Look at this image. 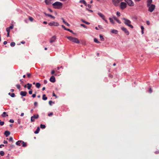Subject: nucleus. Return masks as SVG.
I'll return each mask as SVG.
<instances>
[{
    "instance_id": "obj_52",
    "label": "nucleus",
    "mask_w": 159,
    "mask_h": 159,
    "mask_svg": "<svg viewBox=\"0 0 159 159\" xmlns=\"http://www.w3.org/2000/svg\"><path fill=\"white\" fill-rule=\"evenodd\" d=\"M27 75L28 77H30L31 76V74L30 73H28L27 74Z\"/></svg>"
},
{
    "instance_id": "obj_25",
    "label": "nucleus",
    "mask_w": 159,
    "mask_h": 159,
    "mask_svg": "<svg viewBox=\"0 0 159 159\" xmlns=\"http://www.w3.org/2000/svg\"><path fill=\"white\" fill-rule=\"evenodd\" d=\"M28 86L27 87L28 89H30L32 86V84L29 83L27 84Z\"/></svg>"
},
{
    "instance_id": "obj_36",
    "label": "nucleus",
    "mask_w": 159,
    "mask_h": 159,
    "mask_svg": "<svg viewBox=\"0 0 159 159\" xmlns=\"http://www.w3.org/2000/svg\"><path fill=\"white\" fill-rule=\"evenodd\" d=\"M52 103H53V104H54V102H52V101H50L49 102V104L50 106H51L52 105Z\"/></svg>"
},
{
    "instance_id": "obj_27",
    "label": "nucleus",
    "mask_w": 159,
    "mask_h": 159,
    "mask_svg": "<svg viewBox=\"0 0 159 159\" xmlns=\"http://www.w3.org/2000/svg\"><path fill=\"white\" fill-rule=\"evenodd\" d=\"M40 84L39 83H37L36 84V86L38 88H39L40 86Z\"/></svg>"
},
{
    "instance_id": "obj_2",
    "label": "nucleus",
    "mask_w": 159,
    "mask_h": 159,
    "mask_svg": "<svg viewBox=\"0 0 159 159\" xmlns=\"http://www.w3.org/2000/svg\"><path fill=\"white\" fill-rule=\"evenodd\" d=\"M122 20H124V22L126 25H127L131 28H133L134 27L133 26L130 24L131 23V21L130 20L125 18H123Z\"/></svg>"
},
{
    "instance_id": "obj_16",
    "label": "nucleus",
    "mask_w": 159,
    "mask_h": 159,
    "mask_svg": "<svg viewBox=\"0 0 159 159\" xmlns=\"http://www.w3.org/2000/svg\"><path fill=\"white\" fill-rule=\"evenodd\" d=\"M44 14L47 16L50 17H51V18H53V19H54L55 18V17L54 16H52L51 15H50V14H47V13H45Z\"/></svg>"
},
{
    "instance_id": "obj_31",
    "label": "nucleus",
    "mask_w": 159,
    "mask_h": 159,
    "mask_svg": "<svg viewBox=\"0 0 159 159\" xmlns=\"http://www.w3.org/2000/svg\"><path fill=\"white\" fill-rule=\"evenodd\" d=\"M99 37L101 40L102 41L104 40V39L102 35L100 34L99 35Z\"/></svg>"
},
{
    "instance_id": "obj_7",
    "label": "nucleus",
    "mask_w": 159,
    "mask_h": 159,
    "mask_svg": "<svg viewBox=\"0 0 159 159\" xmlns=\"http://www.w3.org/2000/svg\"><path fill=\"white\" fill-rule=\"evenodd\" d=\"M123 0H112L113 4L115 6H117L120 2Z\"/></svg>"
},
{
    "instance_id": "obj_20",
    "label": "nucleus",
    "mask_w": 159,
    "mask_h": 159,
    "mask_svg": "<svg viewBox=\"0 0 159 159\" xmlns=\"http://www.w3.org/2000/svg\"><path fill=\"white\" fill-rule=\"evenodd\" d=\"M79 2L80 3H83L86 6H87V4L86 2L84 0H80Z\"/></svg>"
},
{
    "instance_id": "obj_32",
    "label": "nucleus",
    "mask_w": 159,
    "mask_h": 159,
    "mask_svg": "<svg viewBox=\"0 0 159 159\" xmlns=\"http://www.w3.org/2000/svg\"><path fill=\"white\" fill-rule=\"evenodd\" d=\"M10 45L11 47H14L15 45V43L14 42H11L10 44Z\"/></svg>"
},
{
    "instance_id": "obj_44",
    "label": "nucleus",
    "mask_w": 159,
    "mask_h": 159,
    "mask_svg": "<svg viewBox=\"0 0 159 159\" xmlns=\"http://www.w3.org/2000/svg\"><path fill=\"white\" fill-rule=\"evenodd\" d=\"M16 86L17 88V89H19L20 88V85L19 84H17L16 85Z\"/></svg>"
},
{
    "instance_id": "obj_40",
    "label": "nucleus",
    "mask_w": 159,
    "mask_h": 159,
    "mask_svg": "<svg viewBox=\"0 0 159 159\" xmlns=\"http://www.w3.org/2000/svg\"><path fill=\"white\" fill-rule=\"evenodd\" d=\"M8 28L9 29H10V30L13 29V25H11L9 27H8Z\"/></svg>"
},
{
    "instance_id": "obj_10",
    "label": "nucleus",
    "mask_w": 159,
    "mask_h": 159,
    "mask_svg": "<svg viewBox=\"0 0 159 159\" xmlns=\"http://www.w3.org/2000/svg\"><path fill=\"white\" fill-rule=\"evenodd\" d=\"M126 2L127 3L128 5L130 6H133L134 5V3L131 0H128L126 1Z\"/></svg>"
},
{
    "instance_id": "obj_8",
    "label": "nucleus",
    "mask_w": 159,
    "mask_h": 159,
    "mask_svg": "<svg viewBox=\"0 0 159 159\" xmlns=\"http://www.w3.org/2000/svg\"><path fill=\"white\" fill-rule=\"evenodd\" d=\"M126 7V4L123 2H121L120 4V7L121 9H124Z\"/></svg>"
},
{
    "instance_id": "obj_29",
    "label": "nucleus",
    "mask_w": 159,
    "mask_h": 159,
    "mask_svg": "<svg viewBox=\"0 0 159 159\" xmlns=\"http://www.w3.org/2000/svg\"><path fill=\"white\" fill-rule=\"evenodd\" d=\"M22 146L23 147H25L26 146V143L24 142V141H22Z\"/></svg>"
},
{
    "instance_id": "obj_9",
    "label": "nucleus",
    "mask_w": 159,
    "mask_h": 159,
    "mask_svg": "<svg viewBox=\"0 0 159 159\" xmlns=\"http://www.w3.org/2000/svg\"><path fill=\"white\" fill-rule=\"evenodd\" d=\"M39 115H34L32 116L31 118V121L32 122H33L34 121L35 119H37L39 117Z\"/></svg>"
},
{
    "instance_id": "obj_39",
    "label": "nucleus",
    "mask_w": 159,
    "mask_h": 159,
    "mask_svg": "<svg viewBox=\"0 0 159 159\" xmlns=\"http://www.w3.org/2000/svg\"><path fill=\"white\" fill-rule=\"evenodd\" d=\"M29 20L31 21H32L33 20V18L31 17H29Z\"/></svg>"
},
{
    "instance_id": "obj_3",
    "label": "nucleus",
    "mask_w": 159,
    "mask_h": 159,
    "mask_svg": "<svg viewBox=\"0 0 159 159\" xmlns=\"http://www.w3.org/2000/svg\"><path fill=\"white\" fill-rule=\"evenodd\" d=\"M66 38L70 41L76 43H79L80 41L79 39L73 37L71 36H67Z\"/></svg>"
},
{
    "instance_id": "obj_1",
    "label": "nucleus",
    "mask_w": 159,
    "mask_h": 159,
    "mask_svg": "<svg viewBox=\"0 0 159 159\" xmlns=\"http://www.w3.org/2000/svg\"><path fill=\"white\" fill-rule=\"evenodd\" d=\"M52 5L54 8L61 9L63 7V4L61 2H56L53 3Z\"/></svg>"
},
{
    "instance_id": "obj_55",
    "label": "nucleus",
    "mask_w": 159,
    "mask_h": 159,
    "mask_svg": "<svg viewBox=\"0 0 159 159\" xmlns=\"http://www.w3.org/2000/svg\"><path fill=\"white\" fill-rule=\"evenodd\" d=\"M61 19L62 20L63 22L64 23V24H65L66 22V21H65V20L63 18H62Z\"/></svg>"
},
{
    "instance_id": "obj_57",
    "label": "nucleus",
    "mask_w": 159,
    "mask_h": 159,
    "mask_svg": "<svg viewBox=\"0 0 159 159\" xmlns=\"http://www.w3.org/2000/svg\"><path fill=\"white\" fill-rule=\"evenodd\" d=\"M4 146V145L3 144H1L0 145V148H2Z\"/></svg>"
},
{
    "instance_id": "obj_17",
    "label": "nucleus",
    "mask_w": 159,
    "mask_h": 159,
    "mask_svg": "<svg viewBox=\"0 0 159 159\" xmlns=\"http://www.w3.org/2000/svg\"><path fill=\"white\" fill-rule=\"evenodd\" d=\"M113 18L114 20H116L118 23L120 24L121 23V21L119 20L115 16H113Z\"/></svg>"
},
{
    "instance_id": "obj_22",
    "label": "nucleus",
    "mask_w": 159,
    "mask_h": 159,
    "mask_svg": "<svg viewBox=\"0 0 159 159\" xmlns=\"http://www.w3.org/2000/svg\"><path fill=\"white\" fill-rule=\"evenodd\" d=\"M109 20L111 22V23H112L113 24H114L115 23L114 21L113 20V19L111 17L109 18Z\"/></svg>"
},
{
    "instance_id": "obj_34",
    "label": "nucleus",
    "mask_w": 159,
    "mask_h": 159,
    "mask_svg": "<svg viewBox=\"0 0 159 159\" xmlns=\"http://www.w3.org/2000/svg\"><path fill=\"white\" fill-rule=\"evenodd\" d=\"M0 154L2 156H3L4 154V152L3 151H1L0 152Z\"/></svg>"
},
{
    "instance_id": "obj_45",
    "label": "nucleus",
    "mask_w": 159,
    "mask_h": 159,
    "mask_svg": "<svg viewBox=\"0 0 159 159\" xmlns=\"http://www.w3.org/2000/svg\"><path fill=\"white\" fill-rule=\"evenodd\" d=\"M29 93L30 94H31L32 93V89H31L30 90L29 92Z\"/></svg>"
},
{
    "instance_id": "obj_61",
    "label": "nucleus",
    "mask_w": 159,
    "mask_h": 159,
    "mask_svg": "<svg viewBox=\"0 0 159 159\" xmlns=\"http://www.w3.org/2000/svg\"><path fill=\"white\" fill-rule=\"evenodd\" d=\"M47 83V81L46 80H44V84H46Z\"/></svg>"
},
{
    "instance_id": "obj_42",
    "label": "nucleus",
    "mask_w": 159,
    "mask_h": 159,
    "mask_svg": "<svg viewBox=\"0 0 159 159\" xmlns=\"http://www.w3.org/2000/svg\"><path fill=\"white\" fill-rule=\"evenodd\" d=\"M9 141H11L12 142H13V138L12 137H10L9 139Z\"/></svg>"
},
{
    "instance_id": "obj_43",
    "label": "nucleus",
    "mask_w": 159,
    "mask_h": 159,
    "mask_svg": "<svg viewBox=\"0 0 159 159\" xmlns=\"http://www.w3.org/2000/svg\"><path fill=\"white\" fill-rule=\"evenodd\" d=\"M4 124V122L3 121H0V125H3Z\"/></svg>"
},
{
    "instance_id": "obj_19",
    "label": "nucleus",
    "mask_w": 159,
    "mask_h": 159,
    "mask_svg": "<svg viewBox=\"0 0 159 159\" xmlns=\"http://www.w3.org/2000/svg\"><path fill=\"white\" fill-rule=\"evenodd\" d=\"M111 33L113 34H117L118 31L116 30L113 29L111 30Z\"/></svg>"
},
{
    "instance_id": "obj_24",
    "label": "nucleus",
    "mask_w": 159,
    "mask_h": 159,
    "mask_svg": "<svg viewBox=\"0 0 159 159\" xmlns=\"http://www.w3.org/2000/svg\"><path fill=\"white\" fill-rule=\"evenodd\" d=\"M40 130V129L39 127H38L36 130L34 132V133L35 134H37L39 133V131Z\"/></svg>"
},
{
    "instance_id": "obj_47",
    "label": "nucleus",
    "mask_w": 159,
    "mask_h": 159,
    "mask_svg": "<svg viewBox=\"0 0 159 159\" xmlns=\"http://www.w3.org/2000/svg\"><path fill=\"white\" fill-rule=\"evenodd\" d=\"M9 122L11 123H13L14 122V120L12 119H10L9 120Z\"/></svg>"
},
{
    "instance_id": "obj_58",
    "label": "nucleus",
    "mask_w": 159,
    "mask_h": 159,
    "mask_svg": "<svg viewBox=\"0 0 159 159\" xmlns=\"http://www.w3.org/2000/svg\"><path fill=\"white\" fill-rule=\"evenodd\" d=\"M85 23L87 25H89L90 24L89 23V22H87L86 21H85Z\"/></svg>"
},
{
    "instance_id": "obj_59",
    "label": "nucleus",
    "mask_w": 159,
    "mask_h": 159,
    "mask_svg": "<svg viewBox=\"0 0 159 159\" xmlns=\"http://www.w3.org/2000/svg\"><path fill=\"white\" fill-rule=\"evenodd\" d=\"M32 97L33 98H35L36 97V94H34L32 95Z\"/></svg>"
},
{
    "instance_id": "obj_63",
    "label": "nucleus",
    "mask_w": 159,
    "mask_h": 159,
    "mask_svg": "<svg viewBox=\"0 0 159 159\" xmlns=\"http://www.w3.org/2000/svg\"><path fill=\"white\" fill-rule=\"evenodd\" d=\"M52 95L53 96L56 97V98H57V96L54 93H53Z\"/></svg>"
},
{
    "instance_id": "obj_50",
    "label": "nucleus",
    "mask_w": 159,
    "mask_h": 159,
    "mask_svg": "<svg viewBox=\"0 0 159 159\" xmlns=\"http://www.w3.org/2000/svg\"><path fill=\"white\" fill-rule=\"evenodd\" d=\"M11 96L12 97H14L15 96V95L14 93H12L11 94Z\"/></svg>"
},
{
    "instance_id": "obj_51",
    "label": "nucleus",
    "mask_w": 159,
    "mask_h": 159,
    "mask_svg": "<svg viewBox=\"0 0 159 159\" xmlns=\"http://www.w3.org/2000/svg\"><path fill=\"white\" fill-rule=\"evenodd\" d=\"M54 73H55V71L54 70H53L51 71V73L52 75L54 74Z\"/></svg>"
},
{
    "instance_id": "obj_54",
    "label": "nucleus",
    "mask_w": 159,
    "mask_h": 159,
    "mask_svg": "<svg viewBox=\"0 0 159 159\" xmlns=\"http://www.w3.org/2000/svg\"><path fill=\"white\" fill-rule=\"evenodd\" d=\"M34 104L35 106H37L38 104V103L37 102H34Z\"/></svg>"
},
{
    "instance_id": "obj_49",
    "label": "nucleus",
    "mask_w": 159,
    "mask_h": 159,
    "mask_svg": "<svg viewBox=\"0 0 159 159\" xmlns=\"http://www.w3.org/2000/svg\"><path fill=\"white\" fill-rule=\"evenodd\" d=\"M67 31H69L71 33H73V31L69 29H67Z\"/></svg>"
},
{
    "instance_id": "obj_21",
    "label": "nucleus",
    "mask_w": 159,
    "mask_h": 159,
    "mask_svg": "<svg viewBox=\"0 0 159 159\" xmlns=\"http://www.w3.org/2000/svg\"><path fill=\"white\" fill-rule=\"evenodd\" d=\"M10 132L9 131H6L5 132L4 134L6 136V137H7L10 134Z\"/></svg>"
},
{
    "instance_id": "obj_37",
    "label": "nucleus",
    "mask_w": 159,
    "mask_h": 159,
    "mask_svg": "<svg viewBox=\"0 0 159 159\" xmlns=\"http://www.w3.org/2000/svg\"><path fill=\"white\" fill-rule=\"evenodd\" d=\"M10 29H9L8 28H6V31L7 33H10Z\"/></svg>"
},
{
    "instance_id": "obj_62",
    "label": "nucleus",
    "mask_w": 159,
    "mask_h": 159,
    "mask_svg": "<svg viewBox=\"0 0 159 159\" xmlns=\"http://www.w3.org/2000/svg\"><path fill=\"white\" fill-rule=\"evenodd\" d=\"M7 43V41H4V42H3V44H4V45H6V44Z\"/></svg>"
},
{
    "instance_id": "obj_13",
    "label": "nucleus",
    "mask_w": 159,
    "mask_h": 159,
    "mask_svg": "<svg viewBox=\"0 0 159 159\" xmlns=\"http://www.w3.org/2000/svg\"><path fill=\"white\" fill-rule=\"evenodd\" d=\"M50 81L52 83L55 82L56 81L55 77L53 76H52L50 79Z\"/></svg>"
},
{
    "instance_id": "obj_28",
    "label": "nucleus",
    "mask_w": 159,
    "mask_h": 159,
    "mask_svg": "<svg viewBox=\"0 0 159 159\" xmlns=\"http://www.w3.org/2000/svg\"><path fill=\"white\" fill-rule=\"evenodd\" d=\"M94 42L97 43H100V42L98 41V39L96 38L94 39Z\"/></svg>"
},
{
    "instance_id": "obj_4",
    "label": "nucleus",
    "mask_w": 159,
    "mask_h": 159,
    "mask_svg": "<svg viewBox=\"0 0 159 159\" xmlns=\"http://www.w3.org/2000/svg\"><path fill=\"white\" fill-rule=\"evenodd\" d=\"M98 14L99 15V16L101 17V18L104 20L105 21V22L107 23V24H108V21H107V19H106V18H105V16L103 14H102V13H101V12H98Z\"/></svg>"
},
{
    "instance_id": "obj_53",
    "label": "nucleus",
    "mask_w": 159,
    "mask_h": 159,
    "mask_svg": "<svg viewBox=\"0 0 159 159\" xmlns=\"http://www.w3.org/2000/svg\"><path fill=\"white\" fill-rule=\"evenodd\" d=\"M86 7H88L89 8H90L91 7V6L90 4H87V6Z\"/></svg>"
},
{
    "instance_id": "obj_35",
    "label": "nucleus",
    "mask_w": 159,
    "mask_h": 159,
    "mask_svg": "<svg viewBox=\"0 0 159 159\" xmlns=\"http://www.w3.org/2000/svg\"><path fill=\"white\" fill-rule=\"evenodd\" d=\"M6 112H4L3 113V114H2V116L3 117H5L6 116L5 115H6Z\"/></svg>"
},
{
    "instance_id": "obj_46",
    "label": "nucleus",
    "mask_w": 159,
    "mask_h": 159,
    "mask_svg": "<svg viewBox=\"0 0 159 159\" xmlns=\"http://www.w3.org/2000/svg\"><path fill=\"white\" fill-rule=\"evenodd\" d=\"M64 24H65L66 25H67L68 26H70V24L67 22H66Z\"/></svg>"
},
{
    "instance_id": "obj_48",
    "label": "nucleus",
    "mask_w": 159,
    "mask_h": 159,
    "mask_svg": "<svg viewBox=\"0 0 159 159\" xmlns=\"http://www.w3.org/2000/svg\"><path fill=\"white\" fill-rule=\"evenodd\" d=\"M53 115V113L52 112H51L50 113L48 114V116H52Z\"/></svg>"
},
{
    "instance_id": "obj_23",
    "label": "nucleus",
    "mask_w": 159,
    "mask_h": 159,
    "mask_svg": "<svg viewBox=\"0 0 159 159\" xmlns=\"http://www.w3.org/2000/svg\"><path fill=\"white\" fill-rule=\"evenodd\" d=\"M152 2V0H148L147 2V6L151 5Z\"/></svg>"
},
{
    "instance_id": "obj_11",
    "label": "nucleus",
    "mask_w": 159,
    "mask_h": 159,
    "mask_svg": "<svg viewBox=\"0 0 159 159\" xmlns=\"http://www.w3.org/2000/svg\"><path fill=\"white\" fill-rule=\"evenodd\" d=\"M121 29L126 34V35H129V32L128 31V30H127V29L124 27H121Z\"/></svg>"
},
{
    "instance_id": "obj_64",
    "label": "nucleus",
    "mask_w": 159,
    "mask_h": 159,
    "mask_svg": "<svg viewBox=\"0 0 159 159\" xmlns=\"http://www.w3.org/2000/svg\"><path fill=\"white\" fill-rule=\"evenodd\" d=\"M81 21L83 22V23H85V21L84 20H83V19H81Z\"/></svg>"
},
{
    "instance_id": "obj_30",
    "label": "nucleus",
    "mask_w": 159,
    "mask_h": 159,
    "mask_svg": "<svg viewBox=\"0 0 159 159\" xmlns=\"http://www.w3.org/2000/svg\"><path fill=\"white\" fill-rule=\"evenodd\" d=\"M141 28L142 30V34H144L143 30H144V28L143 26H141Z\"/></svg>"
},
{
    "instance_id": "obj_41",
    "label": "nucleus",
    "mask_w": 159,
    "mask_h": 159,
    "mask_svg": "<svg viewBox=\"0 0 159 159\" xmlns=\"http://www.w3.org/2000/svg\"><path fill=\"white\" fill-rule=\"evenodd\" d=\"M116 15L118 16H120V13L118 11L117 12Z\"/></svg>"
},
{
    "instance_id": "obj_12",
    "label": "nucleus",
    "mask_w": 159,
    "mask_h": 159,
    "mask_svg": "<svg viewBox=\"0 0 159 159\" xmlns=\"http://www.w3.org/2000/svg\"><path fill=\"white\" fill-rule=\"evenodd\" d=\"M56 39V36H53L50 39V43H52L55 41Z\"/></svg>"
},
{
    "instance_id": "obj_56",
    "label": "nucleus",
    "mask_w": 159,
    "mask_h": 159,
    "mask_svg": "<svg viewBox=\"0 0 159 159\" xmlns=\"http://www.w3.org/2000/svg\"><path fill=\"white\" fill-rule=\"evenodd\" d=\"M146 23H147V24L148 25H150V22L149 21H146Z\"/></svg>"
},
{
    "instance_id": "obj_38",
    "label": "nucleus",
    "mask_w": 159,
    "mask_h": 159,
    "mask_svg": "<svg viewBox=\"0 0 159 159\" xmlns=\"http://www.w3.org/2000/svg\"><path fill=\"white\" fill-rule=\"evenodd\" d=\"M80 25L85 28H87V26L84 24H81Z\"/></svg>"
},
{
    "instance_id": "obj_5",
    "label": "nucleus",
    "mask_w": 159,
    "mask_h": 159,
    "mask_svg": "<svg viewBox=\"0 0 159 159\" xmlns=\"http://www.w3.org/2000/svg\"><path fill=\"white\" fill-rule=\"evenodd\" d=\"M48 25L51 26H58L59 25V24L58 22L55 21H51L49 22L48 23Z\"/></svg>"
},
{
    "instance_id": "obj_18",
    "label": "nucleus",
    "mask_w": 159,
    "mask_h": 159,
    "mask_svg": "<svg viewBox=\"0 0 159 159\" xmlns=\"http://www.w3.org/2000/svg\"><path fill=\"white\" fill-rule=\"evenodd\" d=\"M22 141L19 140L17 141L16 143V144L17 145H19V146H20L21 144H22Z\"/></svg>"
},
{
    "instance_id": "obj_6",
    "label": "nucleus",
    "mask_w": 159,
    "mask_h": 159,
    "mask_svg": "<svg viewBox=\"0 0 159 159\" xmlns=\"http://www.w3.org/2000/svg\"><path fill=\"white\" fill-rule=\"evenodd\" d=\"M148 6L149 7L148 11L151 12H152L155 8V6L153 4Z\"/></svg>"
},
{
    "instance_id": "obj_60",
    "label": "nucleus",
    "mask_w": 159,
    "mask_h": 159,
    "mask_svg": "<svg viewBox=\"0 0 159 159\" xmlns=\"http://www.w3.org/2000/svg\"><path fill=\"white\" fill-rule=\"evenodd\" d=\"M3 143H4V144H7V141H6V140H4V142Z\"/></svg>"
},
{
    "instance_id": "obj_15",
    "label": "nucleus",
    "mask_w": 159,
    "mask_h": 159,
    "mask_svg": "<svg viewBox=\"0 0 159 159\" xmlns=\"http://www.w3.org/2000/svg\"><path fill=\"white\" fill-rule=\"evenodd\" d=\"M52 0H45V2L46 5H49L51 4V1Z\"/></svg>"
},
{
    "instance_id": "obj_14",
    "label": "nucleus",
    "mask_w": 159,
    "mask_h": 159,
    "mask_svg": "<svg viewBox=\"0 0 159 159\" xmlns=\"http://www.w3.org/2000/svg\"><path fill=\"white\" fill-rule=\"evenodd\" d=\"M27 93L25 91H21L20 92V94L21 96H26Z\"/></svg>"
},
{
    "instance_id": "obj_26",
    "label": "nucleus",
    "mask_w": 159,
    "mask_h": 159,
    "mask_svg": "<svg viewBox=\"0 0 159 159\" xmlns=\"http://www.w3.org/2000/svg\"><path fill=\"white\" fill-rule=\"evenodd\" d=\"M47 99V98L46 97L45 94H43V99L44 100H46Z\"/></svg>"
},
{
    "instance_id": "obj_33",
    "label": "nucleus",
    "mask_w": 159,
    "mask_h": 159,
    "mask_svg": "<svg viewBox=\"0 0 159 159\" xmlns=\"http://www.w3.org/2000/svg\"><path fill=\"white\" fill-rule=\"evenodd\" d=\"M40 127H41V128L42 129H44V128H45V126L44 125L41 124L40 125Z\"/></svg>"
}]
</instances>
